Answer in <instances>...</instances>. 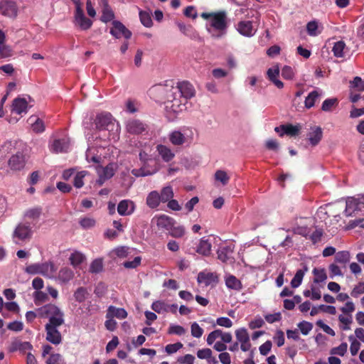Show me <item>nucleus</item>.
I'll return each instance as SVG.
<instances>
[{
    "label": "nucleus",
    "mask_w": 364,
    "mask_h": 364,
    "mask_svg": "<svg viewBox=\"0 0 364 364\" xmlns=\"http://www.w3.org/2000/svg\"><path fill=\"white\" fill-rule=\"evenodd\" d=\"M312 273L314 276V283H322L325 282L327 279V274L323 268H314L312 271Z\"/></svg>",
    "instance_id": "nucleus-44"
},
{
    "label": "nucleus",
    "mask_w": 364,
    "mask_h": 364,
    "mask_svg": "<svg viewBox=\"0 0 364 364\" xmlns=\"http://www.w3.org/2000/svg\"><path fill=\"white\" fill-rule=\"evenodd\" d=\"M176 25L178 27L180 31L190 38L196 39L198 37V33L192 26L186 25L183 22H177Z\"/></svg>",
    "instance_id": "nucleus-36"
},
{
    "label": "nucleus",
    "mask_w": 364,
    "mask_h": 364,
    "mask_svg": "<svg viewBox=\"0 0 364 364\" xmlns=\"http://www.w3.org/2000/svg\"><path fill=\"white\" fill-rule=\"evenodd\" d=\"M146 125L138 119H130L126 124L127 132L132 134H139L146 131Z\"/></svg>",
    "instance_id": "nucleus-21"
},
{
    "label": "nucleus",
    "mask_w": 364,
    "mask_h": 364,
    "mask_svg": "<svg viewBox=\"0 0 364 364\" xmlns=\"http://www.w3.org/2000/svg\"><path fill=\"white\" fill-rule=\"evenodd\" d=\"M50 151L58 154L67 152L70 149V140L67 138L55 139L49 146Z\"/></svg>",
    "instance_id": "nucleus-19"
},
{
    "label": "nucleus",
    "mask_w": 364,
    "mask_h": 364,
    "mask_svg": "<svg viewBox=\"0 0 364 364\" xmlns=\"http://www.w3.org/2000/svg\"><path fill=\"white\" fill-rule=\"evenodd\" d=\"M139 18H140L141 23L145 27L149 28L153 24L151 14L147 11L140 10L139 11Z\"/></svg>",
    "instance_id": "nucleus-53"
},
{
    "label": "nucleus",
    "mask_w": 364,
    "mask_h": 364,
    "mask_svg": "<svg viewBox=\"0 0 364 364\" xmlns=\"http://www.w3.org/2000/svg\"><path fill=\"white\" fill-rule=\"evenodd\" d=\"M301 127L299 125H292L291 124H283L279 127H275L274 130L279 136H282L284 134L294 136L299 134Z\"/></svg>",
    "instance_id": "nucleus-22"
},
{
    "label": "nucleus",
    "mask_w": 364,
    "mask_h": 364,
    "mask_svg": "<svg viewBox=\"0 0 364 364\" xmlns=\"http://www.w3.org/2000/svg\"><path fill=\"white\" fill-rule=\"evenodd\" d=\"M159 194H160L161 203H166L169 200L173 198L174 196L173 191L171 186H167L164 187L161 189V193H159Z\"/></svg>",
    "instance_id": "nucleus-49"
},
{
    "label": "nucleus",
    "mask_w": 364,
    "mask_h": 364,
    "mask_svg": "<svg viewBox=\"0 0 364 364\" xmlns=\"http://www.w3.org/2000/svg\"><path fill=\"white\" fill-rule=\"evenodd\" d=\"M363 294H364V282H360L353 288L350 295L353 298H358Z\"/></svg>",
    "instance_id": "nucleus-63"
},
{
    "label": "nucleus",
    "mask_w": 364,
    "mask_h": 364,
    "mask_svg": "<svg viewBox=\"0 0 364 364\" xmlns=\"http://www.w3.org/2000/svg\"><path fill=\"white\" fill-rule=\"evenodd\" d=\"M211 243L208 239L203 237L200 240L196 252L203 256H208L211 253Z\"/></svg>",
    "instance_id": "nucleus-37"
},
{
    "label": "nucleus",
    "mask_w": 364,
    "mask_h": 364,
    "mask_svg": "<svg viewBox=\"0 0 364 364\" xmlns=\"http://www.w3.org/2000/svg\"><path fill=\"white\" fill-rule=\"evenodd\" d=\"M306 271V267H305L304 269H299L296 271L294 277L291 281V285L293 288H297L301 285L304 276Z\"/></svg>",
    "instance_id": "nucleus-48"
},
{
    "label": "nucleus",
    "mask_w": 364,
    "mask_h": 364,
    "mask_svg": "<svg viewBox=\"0 0 364 364\" xmlns=\"http://www.w3.org/2000/svg\"><path fill=\"white\" fill-rule=\"evenodd\" d=\"M169 234L171 237L176 238L182 237L186 232L185 228L182 225L178 226H171V228L169 229Z\"/></svg>",
    "instance_id": "nucleus-54"
},
{
    "label": "nucleus",
    "mask_w": 364,
    "mask_h": 364,
    "mask_svg": "<svg viewBox=\"0 0 364 364\" xmlns=\"http://www.w3.org/2000/svg\"><path fill=\"white\" fill-rule=\"evenodd\" d=\"M306 31L309 36H316L321 33L322 26H319L317 21H309L306 25Z\"/></svg>",
    "instance_id": "nucleus-40"
},
{
    "label": "nucleus",
    "mask_w": 364,
    "mask_h": 364,
    "mask_svg": "<svg viewBox=\"0 0 364 364\" xmlns=\"http://www.w3.org/2000/svg\"><path fill=\"white\" fill-rule=\"evenodd\" d=\"M236 30L243 36L252 37L257 30L251 21H241L236 25Z\"/></svg>",
    "instance_id": "nucleus-16"
},
{
    "label": "nucleus",
    "mask_w": 364,
    "mask_h": 364,
    "mask_svg": "<svg viewBox=\"0 0 364 364\" xmlns=\"http://www.w3.org/2000/svg\"><path fill=\"white\" fill-rule=\"evenodd\" d=\"M338 100L336 98H329L323 101L321 109L324 112H330L333 107L337 106Z\"/></svg>",
    "instance_id": "nucleus-57"
},
{
    "label": "nucleus",
    "mask_w": 364,
    "mask_h": 364,
    "mask_svg": "<svg viewBox=\"0 0 364 364\" xmlns=\"http://www.w3.org/2000/svg\"><path fill=\"white\" fill-rule=\"evenodd\" d=\"M31 129L36 133H42L45 131V124L43 121L36 115H31L27 120Z\"/></svg>",
    "instance_id": "nucleus-27"
},
{
    "label": "nucleus",
    "mask_w": 364,
    "mask_h": 364,
    "mask_svg": "<svg viewBox=\"0 0 364 364\" xmlns=\"http://www.w3.org/2000/svg\"><path fill=\"white\" fill-rule=\"evenodd\" d=\"M197 281L199 284L209 286L217 281V277L212 272L203 271L198 274Z\"/></svg>",
    "instance_id": "nucleus-31"
},
{
    "label": "nucleus",
    "mask_w": 364,
    "mask_h": 364,
    "mask_svg": "<svg viewBox=\"0 0 364 364\" xmlns=\"http://www.w3.org/2000/svg\"><path fill=\"white\" fill-rule=\"evenodd\" d=\"M135 210V204L130 200H122L117 205V212L120 215L127 216L132 215Z\"/></svg>",
    "instance_id": "nucleus-23"
},
{
    "label": "nucleus",
    "mask_w": 364,
    "mask_h": 364,
    "mask_svg": "<svg viewBox=\"0 0 364 364\" xmlns=\"http://www.w3.org/2000/svg\"><path fill=\"white\" fill-rule=\"evenodd\" d=\"M191 333L193 337L199 338L203 334V329L198 325V323L193 322L191 325Z\"/></svg>",
    "instance_id": "nucleus-60"
},
{
    "label": "nucleus",
    "mask_w": 364,
    "mask_h": 364,
    "mask_svg": "<svg viewBox=\"0 0 364 364\" xmlns=\"http://www.w3.org/2000/svg\"><path fill=\"white\" fill-rule=\"evenodd\" d=\"M38 317L48 318L46 324L63 325L65 322L63 311L55 304H48L38 309Z\"/></svg>",
    "instance_id": "nucleus-4"
},
{
    "label": "nucleus",
    "mask_w": 364,
    "mask_h": 364,
    "mask_svg": "<svg viewBox=\"0 0 364 364\" xmlns=\"http://www.w3.org/2000/svg\"><path fill=\"white\" fill-rule=\"evenodd\" d=\"M322 95V91L320 90H315L311 92L306 97L304 104L305 107L310 109L314 106L316 101Z\"/></svg>",
    "instance_id": "nucleus-38"
},
{
    "label": "nucleus",
    "mask_w": 364,
    "mask_h": 364,
    "mask_svg": "<svg viewBox=\"0 0 364 364\" xmlns=\"http://www.w3.org/2000/svg\"><path fill=\"white\" fill-rule=\"evenodd\" d=\"M117 318L124 319L127 317V312L123 308H117L114 306H109L107 311L106 318Z\"/></svg>",
    "instance_id": "nucleus-32"
},
{
    "label": "nucleus",
    "mask_w": 364,
    "mask_h": 364,
    "mask_svg": "<svg viewBox=\"0 0 364 364\" xmlns=\"http://www.w3.org/2000/svg\"><path fill=\"white\" fill-rule=\"evenodd\" d=\"M151 225H156L159 230H169L175 223L174 220L166 215H157L151 219Z\"/></svg>",
    "instance_id": "nucleus-13"
},
{
    "label": "nucleus",
    "mask_w": 364,
    "mask_h": 364,
    "mask_svg": "<svg viewBox=\"0 0 364 364\" xmlns=\"http://www.w3.org/2000/svg\"><path fill=\"white\" fill-rule=\"evenodd\" d=\"M103 262L102 259H96L93 260L90 264V270L92 273H98L102 270Z\"/></svg>",
    "instance_id": "nucleus-62"
},
{
    "label": "nucleus",
    "mask_w": 364,
    "mask_h": 364,
    "mask_svg": "<svg viewBox=\"0 0 364 364\" xmlns=\"http://www.w3.org/2000/svg\"><path fill=\"white\" fill-rule=\"evenodd\" d=\"M57 267L52 261L36 262L26 267L25 272L29 274H41L48 279H54Z\"/></svg>",
    "instance_id": "nucleus-6"
},
{
    "label": "nucleus",
    "mask_w": 364,
    "mask_h": 364,
    "mask_svg": "<svg viewBox=\"0 0 364 364\" xmlns=\"http://www.w3.org/2000/svg\"><path fill=\"white\" fill-rule=\"evenodd\" d=\"M348 340L350 342V350L352 355H357L360 348V343L358 341H357L353 336H349Z\"/></svg>",
    "instance_id": "nucleus-58"
},
{
    "label": "nucleus",
    "mask_w": 364,
    "mask_h": 364,
    "mask_svg": "<svg viewBox=\"0 0 364 364\" xmlns=\"http://www.w3.org/2000/svg\"><path fill=\"white\" fill-rule=\"evenodd\" d=\"M194 139V130L189 127H182L168 134V140L176 146H189Z\"/></svg>",
    "instance_id": "nucleus-5"
},
{
    "label": "nucleus",
    "mask_w": 364,
    "mask_h": 364,
    "mask_svg": "<svg viewBox=\"0 0 364 364\" xmlns=\"http://www.w3.org/2000/svg\"><path fill=\"white\" fill-rule=\"evenodd\" d=\"M323 132L320 127H313L308 134L309 140L312 146L317 145L322 139Z\"/></svg>",
    "instance_id": "nucleus-34"
},
{
    "label": "nucleus",
    "mask_w": 364,
    "mask_h": 364,
    "mask_svg": "<svg viewBox=\"0 0 364 364\" xmlns=\"http://www.w3.org/2000/svg\"><path fill=\"white\" fill-rule=\"evenodd\" d=\"M171 90L174 91L175 95L186 99V101L194 97L196 94L193 86L186 81L179 82L176 87Z\"/></svg>",
    "instance_id": "nucleus-11"
},
{
    "label": "nucleus",
    "mask_w": 364,
    "mask_h": 364,
    "mask_svg": "<svg viewBox=\"0 0 364 364\" xmlns=\"http://www.w3.org/2000/svg\"><path fill=\"white\" fill-rule=\"evenodd\" d=\"M33 301L37 306H39L48 301V294L41 290L35 291L33 294Z\"/></svg>",
    "instance_id": "nucleus-47"
},
{
    "label": "nucleus",
    "mask_w": 364,
    "mask_h": 364,
    "mask_svg": "<svg viewBox=\"0 0 364 364\" xmlns=\"http://www.w3.org/2000/svg\"><path fill=\"white\" fill-rule=\"evenodd\" d=\"M186 333V329L182 326L177 324H170L168 333L171 335L183 336Z\"/></svg>",
    "instance_id": "nucleus-55"
},
{
    "label": "nucleus",
    "mask_w": 364,
    "mask_h": 364,
    "mask_svg": "<svg viewBox=\"0 0 364 364\" xmlns=\"http://www.w3.org/2000/svg\"><path fill=\"white\" fill-rule=\"evenodd\" d=\"M74 277V272L71 268L69 267H63L59 270L58 274H55V278L56 281L65 284L69 282L71 279H73Z\"/></svg>",
    "instance_id": "nucleus-26"
},
{
    "label": "nucleus",
    "mask_w": 364,
    "mask_h": 364,
    "mask_svg": "<svg viewBox=\"0 0 364 364\" xmlns=\"http://www.w3.org/2000/svg\"><path fill=\"white\" fill-rule=\"evenodd\" d=\"M110 28V33L116 38L124 37L125 39H129L132 36V32L119 21H113Z\"/></svg>",
    "instance_id": "nucleus-14"
},
{
    "label": "nucleus",
    "mask_w": 364,
    "mask_h": 364,
    "mask_svg": "<svg viewBox=\"0 0 364 364\" xmlns=\"http://www.w3.org/2000/svg\"><path fill=\"white\" fill-rule=\"evenodd\" d=\"M350 255L348 251H341L336 253L335 256V262L346 266L350 262Z\"/></svg>",
    "instance_id": "nucleus-50"
},
{
    "label": "nucleus",
    "mask_w": 364,
    "mask_h": 364,
    "mask_svg": "<svg viewBox=\"0 0 364 364\" xmlns=\"http://www.w3.org/2000/svg\"><path fill=\"white\" fill-rule=\"evenodd\" d=\"M87 174V172L85 171H82L80 172H77L74 178V186L77 188H80L83 186L84 182L83 178L85 177V176Z\"/></svg>",
    "instance_id": "nucleus-59"
},
{
    "label": "nucleus",
    "mask_w": 364,
    "mask_h": 364,
    "mask_svg": "<svg viewBox=\"0 0 364 364\" xmlns=\"http://www.w3.org/2000/svg\"><path fill=\"white\" fill-rule=\"evenodd\" d=\"M230 177L228 173L223 170H218L215 173V180L220 182L223 186H225L229 183Z\"/></svg>",
    "instance_id": "nucleus-52"
},
{
    "label": "nucleus",
    "mask_w": 364,
    "mask_h": 364,
    "mask_svg": "<svg viewBox=\"0 0 364 364\" xmlns=\"http://www.w3.org/2000/svg\"><path fill=\"white\" fill-rule=\"evenodd\" d=\"M183 344L181 342H177L172 344H168L165 347V351L168 355L173 354L176 353L178 350L183 348Z\"/></svg>",
    "instance_id": "nucleus-64"
},
{
    "label": "nucleus",
    "mask_w": 364,
    "mask_h": 364,
    "mask_svg": "<svg viewBox=\"0 0 364 364\" xmlns=\"http://www.w3.org/2000/svg\"><path fill=\"white\" fill-rule=\"evenodd\" d=\"M31 223L27 220L19 222L11 233L12 242L16 245H23L33 237L34 230Z\"/></svg>",
    "instance_id": "nucleus-3"
},
{
    "label": "nucleus",
    "mask_w": 364,
    "mask_h": 364,
    "mask_svg": "<svg viewBox=\"0 0 364 364\" xmlns=\"http://www.w3.org/2000/svg\"><path fill=\"white\" fill-rule=\"evenodd\" d=\"M200 16L207 20L206 29L212 37L220 38L226 34L229 21L225 11L203 12Z\"/></svg>",
    "instance_id": "nucleus-2"
},
{
    "label": "nucleus",
    "mask_w": 364,
    "mask_h": 364,
    "mask_svg": "<svg viewBox=\"0 0 364 364\" xmlns=\"http://www.w3.org/2000/svg\"><path fill=\"white\" fill-rule=\"evenodd\" d=\"M156 151L159 153V155L161 157L164 161L165 162H169L171 161L174 156L175 153L173 151V150L163 144H159L156 146Z\"/></svg>",
    "instance_id": "nucleus-28"
},
{
    "label": "nucleus",
    "mask_w": 364,
    "mask_h": 364,
    "mask_svg": "<svg viewBox=\"0 0 364 364\" xmlns=\"http://www.w3.org/2000/svg\"><path fill=\"white\" fill-rule=\"evenodd\" d=\"M94 124L95 125V132L90 134V132H86V135L92 137L93 141L116 142L119 140L121 127L110 113L102 112L97 114Z\"/></svg>",
    "instance_id": "nucleus-1"
},
{
    "label": "nucleus",
    "mask_w": 364,
    "mask_h": 364,
    "mask_svg": "<svg viewBox=\"0 0 364 364\" xmlns=\"http://www.w3.org/2000/svg\"><path fill=\"white\" fill-rule=\"evenodd\" d=\"M348 350V344L346 342L341 343L338 346L333 347L330 350L331 355L344 356Z\"/></svg>",
    "instance_id": "nucleus-51"
},
{
    "label": "nucleus",
    "mask_w": 364,
    "mask_h": 364,
    "mask_svg": "<svg viewBox=\"0 0 364 364\" xmlns=\"http://www.w3.org/2000/svg\"><path fill=\"white\" fill-rule=\"evenodd\" d=\"M33 102L29 95H20L13 100L11 111L19 115L26 114L33 106Z\"/></svg>",
    "instance_id": "nucleus-8"
},
{
    "label": "nucleus",
    "mask_w": 364,
    "mask_h": 364,
    "mask_svg": "<svg viewBox=\"0 0 364 364\" xmlns=\"http://www.w3.org/2000/svg\"><path fill=\"white\" fill-rule=\"evenodd\" d=\"M151 309L158 314L167 313L169 311V304L162 300H157L152 303Z\"/></svg>",
    "instance_id": "nucleus-41"
},
{
    "label": "nucleus",
    "mask_w": 364,
    "mask_h": 364,
    "mask_svg": "<svg viewBox=\"0 0 364 364\" xmlns=\"http://www.w3.org/2000/svg\"><path fill=\"white\" fill-rule=\"evenodd\" d=\"M332 52L336 58H343L347 52L346 46L344 41H339L334 43Z\"/></svg>",
    "instance_id": "nucleus-39"
},
{
    "label": "nucleus",
    "mask_w": 364,
    "mask_h": 364,
    "mask_svg": "<svg viewBox=\"0 0 364 364\" xmlns=\"http://www.w3.org/2000/svg\"><path fill=\"white\" fill-rule=\"evenodd\" d=\"M42 213V208L40 207L31 208L26 210L23 213V220L29 221L34 228L38 223Z\"/></svg>",
    "instance_id": "nucleus-20"
},
{
    "label": "nucleus",
    "mask_w": 364,
    "mask_h": 364,
    "mask_svg": "<svg viewBox=\"0 0 364 364\" xmlns=\"http://www.w3.org/2000/svg\"><path fill=\"white\" fill-rule=\"evenodd\" d=\"M361 203L359 198H349L346 200L345 213L347 216H351L356 210H360V204Z\"/></svg>",
    "instance_id": "nucleus-33"
},
{
    "label": "nucleus",
    "mask_w": 364,
    "mask_h": 364,
    "mask_svg": "<svg viewBox=\"0 0 364 364\" xmlns=\"http://www.w3.org/2000/svg\"><path fill=\"white\" fill-rule=\"evenodd\" d=\"M186 99L175 95L174 91L171 90V94L165 102V107L168 112L177 114L186 109Z\"/></svg>",
    "instance_id": "nucleus-7"
},
{
    "label": "nucleus",
    "mask_w": 364,
    "mask_h": 364,
    "mask_svg": "<svg viewBox=\"0 0 364 364\" xmlns=\"http://www.w3.org/2000/svg\"><path fill=\"white\" fill-rule=\"evenodd\" d=\"M117 166L114 164H109L105 167L98 166L96 168L98 176H102L105 179L112 178L115 172Z\"/></svg>",
    "instance_id": "nucleus-35"
},
{
    "label": "nucleus",
    "mask_w": 364,
    "mask_h": 364,
    "mask_svg": "<svg viewBox=\"0 0 364 364\" xmlns=\"http://www.w3.org/2000/svg\"><path fill=\"white\" fill-rule=\"evenodd\" d=\"M86 257L84 254H82L81 252L79 251H74L71 253L69 260L70 262V264L74 267H77L80 264H82L85 260Z\"/></svg>",
    "instance_id": "nucleus-42"
},
{
    "label": "nucleus",
    "mask_w": 364,
    "mask_h": 364,
    "mask_svg": "<svg viewBox=\"0 0 364 364\" xmlns=\"http://www.w3.org/2000/svg\"><path fill=\"white\" fill-rule=\"evenodd\" d=\"M62 325L46 324V340L54 344L58 345L62 342V336L58 328Z\"/></svg>",
    "instance_id": "nucleus-12"
},
{
    "label": "nucleus",
    "mask_w": 364,
    "mask_h": 364,
    "mask_svg": "<svg viewBox=\"0 0 364 364\" xmlns=\"http://www.w3.org/2000/svg\"><path fill=\"white\" fill-rule=\"evenodd\" d=\"M295 75L294 70L288 65H285L282 69V76L285 80H293Z\"/></svg>",
    "instance_id": "nucleus-61"
},
{
    "label": "nucleus",
    "mask_w": 364,
    "mask_h": 364,
    "mask_svg": "<svg viewBox=\"0 0 364 364\" xmlns=\"http://www.w3.org/2000/svg\"><path fill=\"white\" fill-rule=\"evenodd\" d=\"M0 12L4 16L15 17L17 15V7L14 2L2 1L0 3Z\"/></svg>",
    "instance_id": "nucleus-24"
},
{
    "label": "nucleus",
    "mask_w": 364,
    "mask_h": 364,
    "mask_svg": "<svg viewBox=\"0 0 364 364\" xmlns=\"http://www.w3.org/2000/svg\"><path fill=\"white\" fill-rule=\"evenodd\" d=\"M88 148L86 151V159L88 162H93L97 164L100 162L101 157L99 154V148L105 147L107 145L108 142H103L104 144H99L102 140L93 141L92 137L87 136Z\"/></svg>",
    "instance_id": "nucleus-10"
},
{
    "label": "nucleus",
    "mask_w": 364,
    "mask_h": 364,
    "mask_svg": "<svg viewBox=\"0 0 364 364\" xmlns=\"http://www.w3.org/2000/svg\"><path fill=\"white\" fill-rule=\"evenodd\" d=\"M46 363V364H66L63 356L59 353H51Z\"/></svg>",
    "instance_id": "nucleus-56"
},
{
    "label": "nucleus",
    "mask_w": 364,
    "mask_h": 364,
    "mask_svg": "<svg viewBox=\"0 0 364 364\" xmlns=\"http://www.w3.org/2000/svg\"><path fill=\"white\" fill-rule=\"evenodd\" d=\"M74 18L75 25L78 26L82 30H87L92 25V21L85 16L82 9H79L78 11H75Z\"/></svg>",
    "instance_id": "nucleus-18"
},
{
    "label": "nucleus",
    "mask_w": 364,
    "mask_h": 364,
    "mask_svg": "<svg viewBox=\"0 0 364 364\" xmlns=\"http://www.w3.org/2000/svg\"><path fill=\"white\" fill-rule=\"evenodd\" d=\"M139 159L142 162V166L140 168H134L132 171V173L136 177L146 176L153 175L157 171L156 167H149V162L151 161V156L145 151H141L139 153Z\"/></svg>",
    "instance_id": "nucleus-9"
},
{
    "label": "nucleus",
    "mask_w": 364,
    "mask_h": 364,
    "mask_svg": "<svg viewBox=\"0 0 364 364\" xmlns=\"http://www.w3.org/2000/svg\"><path fill=\"white\" fill-rule=\"evenodd\" d=\"M340 322L339 327L342 331H348L350 329V324L353 323V318L351 315L341 314L338 316Z\"/></svg>",
    "instance_id": "nucleus-45"
},
{
    "label": "nucleus",
    "mask_w": 364,
    "mask_h": 364,
    "mask_svg": "<svg viewBox=\"0 0 364 364\" xmlns=\"http://www.w3.org/2000/svg\"><path fill=\"white\" fill-rule=\"evenodd\" d=\"M267 77L269 80L279 89H282L284 87V83L278 79L279 75V69L278 66H274L268 69Z\"/></svg>",
    "instance_id": "nucleus-29"
},
{
    "label": "nucleus",
    "mask_w": 364,
    "mask_h": 364,
    "mask_svg": "<svg viewBox=\"0 0 364 364\" xmlns=\"http://www.w3.org/2000/svg\"><path fill=\"white\" fill-rule=\"evenodd\" d=\"M234 249L235 246L232 244L220 246L217 251L218 258L223 262H228L231 259Z\"/></svg>",
    "instance_id": "nucleus-25"
},
{
    "label": "nucleus",
    "mask_w": 364,
    "mask_h": 364,
    "mask_svg": "<svg viewBox=\"0 0 364 364\" xmlns=\"http://www.w3.org/2000/svg\"><path fill=\"white\" fill-rule=\"evenodd\" d=\"M161 203V200L158 191H152L147 195L146 204L149 208L156 209L159 206Z\"/></svg>",
    "instance_id": "nucleus-30"
},
{
    "label": "nucleus",
    "mask_w": 364,
    "mask_h": 364,
    "mask_svg": "<svg viewBox=\"0 0 364 364\" xmlns=\"http://www.w3.org/2000/svg\"><path fill=\"white\" fill-rule=\"evenodd\" d=\"M235 337L238 344L240 343V349L247 352L251 348V343L247 330L245 328H240L235 331Z\"/></svg>",
    "instance_id": "nucleus-15"
},
{
    "label": "nucleus",
    "mask_w": 364,
    "mask_h": 364,
    "mask_svg": "<svg viewBox=\"0 0 364 364\" xmlns=\"http://www.w3.org/2000/svg\"><path fill=\"white\" fill-rule=\"evenodd\" d=\"M26 161V159L25 154L23 152L18 151L11 156L8 164L11 170L20 171L24 168Z\"/></svg>",
    "instance_id": "nucleus-17"
},
{
    "label": "nucleus",
    "mask_w": 364,
    "mask_h": 364,
    "mask_svg": "<svg viewBox=\"0 0 364 364\" xmlns=\"http://www.w3.org/2000/svg\"><path fill=\"white\" fill-rule=\"evenodd\" d=\"M89 296V292L85 287H78L73 294L75 301L78 303L84 302Z\"/></svg>",
    "instance_id": "nucleus-43"
},
{
    "label": "nucleus",
    "mask_w": 364,
    "mask_h": 364,
    "mask_svg": "<svg viewBox=\"0 0 364 364\" xmlns=\"http://www.w3.org/2000/svg\"><path fill=\"white\" fill-rule=\"evenodd\" d=\"M225 284L228 288L234 290H240L242 289V284L240 281L233 275H230L226 277Z\"/></svg>",
    "instance_id": "nucleus-46"
}]
</instances>
